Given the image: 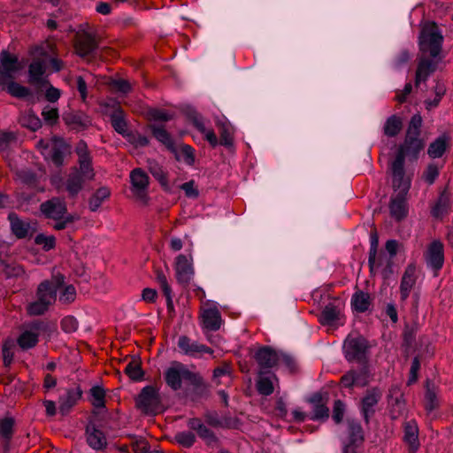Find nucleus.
Instances as JSON below:
<instances>
[{
	"label": "nucleus",
	"mask_w": 453,
	"mask_h": 453,
	"mask_svg": "<svg viewBox=\"0 0 453 453\" xmlns=\"http://www.w3.org/2000/svg\"><path fill=\"white\" fill-rule=\"evenodd\" d=\"M40 209L47 218L56 221L53 227L57 230L66 228L77 219L74 215L67 213L65 201L58 197L42 203Z\"/></svg>",
	"instance_id": "obj_1"
},
{
	"label": "nucleus",
	"mask_w": 453,
	"mask_h": 453,
	"mask_svg": "<svg viewBox=\"0 0 453 453\" xmlns=\"http://www.w3.org/2000/svg\"><path fill=\"white\" fill-rule=\"evenodd\" d=\"M422 125V118L418 114L411 117L404 143L399 148L397 155L403 153V163L404 157L409 156L417 158L418 153L424 149V142L419 138L420 127Z\"/></svg>",
	"instance_id": "obj_2"
},
{
	"label": "nucleus",
	"mask_w": 453,
	"mask_h": 453,
	"mask_svg": "<svg viewBox=\"0 0 453 453\" xmlns=\"http://www.w3.org/2000/svg\"><path fill=\"white\" fill-rule=\"evenodd\" d=\"M166 384L173 390H178L182 386V381H188L192 385L198 386L202 383L201 377L192 372L188 368L180 363L173 362L165 372Z\"/></svg>",
	"instance_id": "obj_3"
},
{
	"label": "nucleus",
	"mask_w": 453,
	"mask_h": 453,
	"mask_svg": "<svg viewBox=\"0 0 453 453\" xmlns=\"http://www.w3.org/2000/svg\"><path fill=\"white\" fill-rule=\"evenodd\" d=\"M443 36L434 23H426L422 27L419 35V47L422 51H428L436 58L441 49Z\"/></svg>",
	"instance_id": "obj_4"
},
{
	"label": "nucleus",
	"mask_w": 453,
	"mask_h": 453,
	"mask_svg": "<svg viewBox=\"0 0 453 453\" xmlns=\"http://www.w3.org/2000/svg\"><path fill=\"white\" fill-rule=\"evenodd\" d=\"M136 407L145 414H155L160 408V399L157 389L152 386L142 388L136 397Z\"/></svg>",
	"instance_id": "obj_5"
},
{
	"label": "nucleus",
	"mask_w": 453,
	"mask_h": 453,
	"mask_svg": "<svg viewBox=\"0 0 453 453\" xmlns=\"http://www.w3.org/2000/svg\"><path fill=\"white\" fill-rule=\"evenodd\" d=\"M37 147L46 160L51 161L56 165H62L66 149L63 140L53 138L49 142L40 141Z\"/></svg>",
	"instance_id": "obj_6"
},
{
	"label": "nucleus",
	"mask_w": 453,
	"mask_h": 453,
	"mask_svg": "<svg viewBox=\"0 0 453 453\" xmlns=\"http://www.w3.org/2000/svg\"><path fill=\"white\" fill-rule=\"evenodd\" d=\"M131 191L137 200L142 203L148 202V188L150 177L141 168H135L130 173Z\"/></svg>",
	"instance_id": "obj_7"
},
{
	"label": "nucleus",
	"mask_w": 453,
	"mask_h": 453,
	"mask_svg": "<svg viewBox=\"0 0 453 453\" xmlns=\"http://www.w3.org/2000/svg\"><path fill=\"white\" fill-rule=\"evenodd\" d=\"M22 68L23 65L15 55L2 51L0 54V87H4L8 81L12 80Z\"/></svg>",
	"instance_id": "obj_8"
},
{
	"label": "nucleus",
	"mask_w": 453,
	"mask_h": 453,
	"mask_svg": "<svg viewBox=\"0 0 453 453\" xmlns=\"http://www.w3.org/2000/svg\"><path fill=\"white\" fill-rule=\"evenodd\" d=\"M403 165L402 153L396 156L391 165L395 195L406 196L411 186L410 179L404 176Z\"/></svg>",
	"instance_id": "obj_9"
},
{
	"label": "nucleus",
	"mask_w": 453,
	"mask_h": 453,
	"mask_svg": "<svg viewBox=\"0 0 453 453\" xmlns=\"http://www.w3.org/2000/svg\"><path fill=\"white\" fill-rule=\"evenodd\" d=\"M64 283L62 276H56L51 280L42 282L37 288V297L50 306L56 300L57 291Z\"/></svg>",
	"instance_id": "obj_10"
},
{
	"label": "nucleus",
	"mask_w": 453,
	"mask_h": 453,
	"mask_svg": "<svg viewBox=\"0 0 453 453\" xmlns=\"http://www.w3.org/2000/svg\"><path fill=\"white\" fill-rule=\"evenodd\" d=\"M75 152L78 156L79 172L84 179L93 180L95 177L94 170L91 166V157L86 142L81 141L77 143Z\"/></svg>",
	"instance_id": "obj_11"
},
{
	"label": "nucleus",
	"mask_w": 453,
	"mask_h": 453,
	"mask_svg": "<svg viewBox=\"0 0 453 453\" xmlns=\"http://www.w3.org/2000/svg\"><path fill=\"white\" fill-rule=\"evenodd\" d=\"M174 267L177 280L183 285L188 284L194 275L192 257L180 254L175 259Z\"/></svg>",
	"instance_id": "obj_12"
},
{
	"label": "nucleus",
	"mask_w": 453,
	"mask_h": 453,
	"mask_svg": "<svg viewBox=\"0 0 453 453\" xmlns=\"http://www.w3.org/2000/svg\"><path fill=\"white\" fill-rule=\"evenodd\" d=\"M201 319L203 326L207 330L216 331L222 324L219 311L209 303H205L202 308Z\"/></svg>",
	"instance_id": "obj_13"
},
{
	"label": "nucleus",
	"mask_w": 453,
	"mask_h": 453,
	"mask_svg": "<svg viewBox=\"0 0 453 453\" xmlns=\"http://www.w3.org/2000/svg\"><path fill=\"white\" fill-rule=\"evenodd\" d=\"M367 348V342L362 336L349 337L344 343L346 357L349 360L360 358Z\"/></svg>",
	"instance_id": "obj_14"
},
{
	"label": "nucleus",
	"mask_w": 453,
	"mask_h": 453,
	"mask_svg": "<svg viewBox=\"0 0 453 453\" xmlns=\"http://www.w3.org/2000/svg\"><path fill=\"white\" fill-rule=\"evenodd\" d=\"M427 265L434 270L441 268L444 262L443 245L439 241H434L428 246L425 254Z\"/></svg>",
	"instance_id": "obj_15"
},
{
	"label": "nucleus",
	"mask_w": 453,
	"mask_h": 453,
	"mask_svg": "<svg viewBox=\"0 0 453 453\" xmlns=\"http://www.w3.org/2000/svg\"><path fill=\"white\" fill-rule=\"evenodd\" d=\"M97 48L96 37L88 32H82L77 35L75 42V51L81 57L85 58Z\"/></svg>",
	"instance_id": "obj_16"
},
{
	"label": "nucleus",
	"mask_w": 453,
	"mask_h": 453,
	"mask_svg": "<svg viewBox=\"0 0 453 453\" xmlns=\"http://www.w3.org/2000/svg\"><path fill=\"white\" fill-rule=\"evenodd\" d=\"M178 347L182 353L188 356L196 357L202 353H211L212 350L205 345L193 342L186 335H181L178 340Z\"/></svg>",
	"instance_id": "obj_17"
},
{
	"label": "nucleus",
	"mask_w": 453,
	"mask_h": 453,
	"mask_svg": "<svg viewBox=\"0 0 453 453\" xmlns=\"http://www.w3.org/2000/svg\"><path fill=\"white\" fill-rule=\"evenodd\" d=\"M254 357L261 369L272 368L280 362L279 353L269 347L259 349Z\"/></svg>",
	"instance_id": "obj_18"
},
{
	"label": "nucleus",
	"mask_w": 453,
	"mask_h": 453,
	"mask_svg": "<svg viewBox=\"0 0 453 453\" xmlns=\"http://www.w3.org/2000/svg\"><path fill=\"white\" fill-rule=\"evenodd\" d=\"M417 271L414 265H409L402 277L400 285L401 299L405 301L417 281Z\"/></svg>",
	"instance_id": "obj_19"
},
{
	"label": "nucleus",
	"mask_w": 453,
	"mask_h": 453,
	"mask_svg": "<svg viewBox=\"0 0 453 453\" xmlns=\"http://www.w3.org/2000/svg\"><path fill=\"white\" fill-rule=\"evenodd\" d=\"M86 440L89 447L95 450H103L107 446V439L104 434L93 424L87 426Z\"/></svg>",
	"instance_id": "obj_20"
},
{
	"label": "nucleus",
	"mask_w": 453,
	"mask_h": 453,
	"mask_svg": "<svg viewBox=\"0 0 453 453\" xmlns=\"http://www.w3.org/2000/svg\"><path fill=\"white\" fill-rule=\"evenodd\" d=\"M47 58L34 60L29 65V81L36 85H43L47 83L44 78L46 72Z\"/></svg>",
	"instance_id": "obj_21"
},
{
	"label": "nucleus",
	"mask_w": 453,
	"mask_h": 453,
	"mask_svg": "<svg viewBox=\"0 0 453 453\" xmlns=\"http://www.w3.org/2000/svg\"><path fill=\"white\" fill-rule=\"evenodd\" d=\"M9 220L12 231L18 238H25L31 235L35 231V225H31L29 222L21 220L14 213H11L9 215Z\"/></svg>",
	"instance_id": "obj_22"
},
{
	"label": "nucleus",
	"mask_w": 453,
	"mask_h": 453,
	"mask_svg": "<svg viewBox=\"0 0 453 453\" xmlns=\"http://www.w3.org/2000/svg\"><path fill=\"white\" fill-rule=\"evenodd\" d=\"M88 179H84L81 172L77 168H73V172L68 175L65 181V189L70 196H76L82 189L83 184Z\"/></svg>",
	"instance_id": "obj_23"
},
{
	"label": "nucleus",
	"mask_w": 453,
	"mask_h": 453,
	"mask_svg": "<svg viewBox=\"0 0 453 453\" xmlns=\"http://www.w3.org/2000/svg\"><path fill=\"white\" fill-rule=\"evenodd\" d=\"M364 441V434L362 426L359 423L355 421L348 422V440L344 446H349V449L358 447Z\"/></svg>",
	"instance_id": "obj_24"
},
{
	"label": "nucleus",
	"mask_w": 453,
	"mask_h": 453,
	"mask_svg": "<svg viewBox=\"0 0 453 453\" xmlns=\"http://www.w3.org/2000/svg\"><path fill=\"white\" fill-rule=\"evenodd\" d=\"M341 319L342 309L340 303H329L325 306L319 320L323 325L334 326Z\"/></svg>",
	"instance_id": "obj_25"
},
{
	"label": "nucleus",
	"mask_w": 453,
	"mask_h": 453,
	"mask_svg": "<svg viewBox=\"0 0 453 453\" xmlns=\"http://www.w3.org/2000/svg\"><path fill=\"white\" fill-rule=\"evenodd\" d=\"M391 217L396 220H401L406 217L408 209L405 196L394 195L389 204Z\"/></svg>",
	"instance_id": "obj_26"
},
{
	"label": "nucleus",
	"mask_w": 453,
	"mask_h": 453,
	"mask_svg": "<svg viewBox=\"0 0 453 453\" xmlns=\"http://www.w3.org/2000/svg\"><path fill=\"white\" fill-rule=\"evenodd\" d=\"M450 138L447 134H441L436 138L428 147L427 154L432 158L442 157L449 145Z\"/></svg>",
	"instance_id": "obj_27"
},
{
	"label": "nucleus",
	"mask_w": 453,
	"mask_h": 453,
	"mask_svg": "<svg viewBox=\"0 0 453 453\" xmlns=\"http://www.w3.org/2000/svg\"><path fill=\"white\" fill-rule=\"evenodd\" d=\"M81 392L77 389H69L66 393L59 398V411L62 415L69 412L72 407L80 399Z\"/></svg>",
	"instance_id": "obj_28"
},
{
	"label": "nucleus",
	"mask_w": 453,
	"mask_h": 453,
	"mask_svg": "<svg viewBox=\"0 0 453 453\" xmlns=\"http://www.w3.org/2000/svg\"><path fill=\"white\" fill-rule=\"evenodd\" d=\"M188 426L190 429L196 431L198 435L204 440L208 445H211L217 441L213 433L210 431L199 419H189Z\"/></svg>",
	"instance_id": "obj_29"
},
{
	"label": "nucleus",
	"mask_w": 453,
	"mask_h": 453,
	"mask_svg": "<svg viewBox=\"0 0 453 453\" xmlns=\"http://www.w3.org/2000/svg\"><path fill=\"white\" fill-rule=\"evenodd\" d=\"M309 402L313 405V414L311 416V419L319 420L326 419L329 416V410L325 405L322 400V396L319 394L313 395Z\"/></svg>",
	"instance_id": "obj_30"
},
{
	"label": "nucleus",
	"mask_w": 453,
	"mask_h": 453,
	"mask_svg": "<svg viewBox=\"0 0 453 453\" xmlns=\"http://www.w3.org/2000/svg\"><path fill=\"white\" fill-rule=\"evenodd\" d=\"M418 426L413 421L407 422L404 426V441L411 451H416L419 447L418 437Z\"/></svg>",
	"instance_id": "obj_31"
},
{
	"label": "nucleus",
	"mask_w": 453,
	"mask_h": 453,
	"mask_svg": "<svg viewBox=\"0 0 453 453\" xmlns=\"http://www.w3.org/2000/svg\"><path fill=\"white\" fill-rule=\"evenodd\" d=\"M381 393L377 388H372L367 391L366 395L362 400V410L365 414V418L368 419L370 413L373 412V407L378 403Z\"/></svg>",
	"instance_id": "obj_32"
},
{
	"label": "nucleus",
	"mask_w": 453,
	"mask_h": 453,
	"mask_svg": "<svg viewBox=\"0 0 453 453\" xmlns=\"http://www.w3.org/2000/svg\"><path fill=\"white\" fill-rule=\"evenodd\" d=\"M434 70L435 66L433 62L427 59H421L416 71L415 85L418 86L421 82L426 81Z\"/></svg>",
	"instance_id": "obj_33"
},
{
	"label": "nucleus",
	"mask_w": 453,
	"mask_h": 453,
	"mask_svg": "<svg viewBox=\"0 0 453 453\" xmlns=\"http://www.w3.org/2000/svg\"><path fill=\"white\" fill-rule=\"evenodd\" d=\"M439 406L438 388L437 387L427 381L425 392V407L427 411H432Z\"/></svg>",
	"instance_id": "obj_34"
},
{
	"label": "nucleus",
	"mask_w": 453,
	"mask_h": 453,
	"mask_svg": "<svg viewBox=\"0 0 453 453\" xmlns=\"http://www.w3.org/2000/svg\"><path fill=\"white\" fill-rule=\"evenodd\" d=\"M192 122L193 125L204 135L205 139L210 142L211 146L215 147L218 145L219 142L215 133L212 129L207 128L205 127L204 120L201 116H194Z\"/></svg>",
	"instance_id": "obj_35"
},
{
	"label": "nucleus",
	"mask_w": 453,
	"mask_h": 453,
	"mask_svg": "<svg viewBox=\"0 0 453 453\" xmlns=\"http://www.w3.org/2000/svg\"><path fill=\"white\" fill-rule=\"evenodd\" d=\"M63 119L66 125L75 129L83 128L89 124L88 118L81 113L66 112L63 115Z\"/></svg>",
	"instance_id": "obj_36"
},
{
	"label": "nucleus",
	"mask_w": 453,
	"mask_h": 453,
	"mask_svg": "<svg viewBox=\"0 0 453 453\" xmlns=\"http://www.w3.org/2000/svg\"><path fill=\"white\" fill-rule=\"evenodd\" d=\"M111 191L106 187L98 188L90 197L88 201V207L91 211H96L99 209L104 201L109 198Z\"/></svg>",
	"instance_id": "obj_37"
},
{
	"label": "nucleus",
	"mask_w": 453,
	"mask_h": 453,
	"mask_svg": "<svg viewBox=\"0 0 453 453\" xmlns=\"http://www.w3.org/2000/svg\"><path fill=\"white\" fill-rule=\"evenodd\" d=\"M220 133V144L226 147H232L234 143V128L227 121L217 123Z\"/></svg>",
	"instance_id": "obj_38"
},
{
	"label": "nucleus",
	"mask_w": 453,
	"mask_h": 453,
	"mask_svg": "<svg viewBox=\"0 0 453 453\" xmlns=\"http://www.w3.org/2000/svg\"><path fill=\"white\" fill-rule=\"evenodd\" d=\"M370 303V296L362 291L356 292L351 299L352 307L360 312L365 311L369 308Z\"/></svg>",
	"instance_id": "obj_39"
},
{
	"label": "nucleus",
	"mask_w": 453,
	"mask_h": 453,
	"mask_svg": "<svg viewBox=\"0 0 453 453\" xmlns=\"http://www.w3.org/2000/svg\"><path fill=\"white\" fill-rule=\"evenodd\" d=\"M342 384L346 388H350L354 385L365 386L367 383L366 378L361 373H357L350 371L342 377Z\"/></svg>",
	"instance_id": "obj_40"
},
{
	"label": "nucleus",
	"mask_w": 453,
	"mask_h": 453,
	"mask_svg": "<svg viewBox=\"0 0 453 453\" xmlns=\"http://www.w3.org/2000/svg\"><path fill=\"white\" fill-rule=\"evenodd\" d=\"M150 128L153 135L158 142H162L168 149H173V142L168 132L163 127L151 125Z\"/></svg>",
	"instance_id": "obj_41"
},
{
	"label": "nucleus",
	"mask_w": 453,
	"mask_h": 453,
	"mask_svg": "<svg viewBox=\"0 0 453 453\" xmlns=\"http://www.w3.org/2000/svg\"><path fill=\"white\" fill-rule=\"evenodd\" d=\"M402 129V120L399 117L392 115L384 125V134L387 136H395Z\"/></svg>",
	"instance_id": "obj_42"
},
{
	"label": "nucleus",
	"mask_w": 453,
	"mask_h": 453,
	"mask_svg": "<svg viewBox=\"0 0 453 453\" xmlns=\"http://www.w3.org/2000/svg\"><path fill=\"white\" fill-rule=\"evenodd\" d=\"M38 341L37 333L27 330L21 334V335L18 339V343L19 347L23 349H27L34 347Z\"/></svg>",
	"instance_id": "obj_43"
},
{
	"label": "nucleus",
	"mask_w": 453,
	"mask_h": 453,
	"mask_svg": "<svg viewBox=\"0 0 453 453\" xmlns=\"http://www.w3.org/2000/svg\"><path fill=\"white\" fill-rule=\"evenodd\" d=\"M19 121L23 127L32 131L37 130L42 125L41 119L33 112H26L20 117Z\"/></svg>",
	"instance_id": "obj_44"
},
{
	"label": "nucleus",
	"mask_w": 453,
	"mask_h": 453,
	"mask_svg": "<svg viewBox=\"0 0 453 453\" xmlns=\"http://www.w3.org/2000/svg\"><path fill=\"white\" fill-rule=\"evenodd\" d=\"M90 402L96 408L104 406L105 391L100 386H94L89 390Z\"/></svg>",
	"instance_id": "obj_45"
},
{
	"label": "nucleus",
	"mask_w": 453,
	"mask_h": 453,
	"mask_svg": "<svg viewBox=\"0 0 453 453\" xmlns=\"http://www.w3.org/2000/svg\"><path fill=\"white\" fill-rule=\"evenodd\" d=\"M3 88H6L9 94H11L12 96L15 97H26L29 95V90L24 86H21L20 84L12 81V80L8 81L7 83Z\"/></svg>",
	"instance_id": "obj_46"
},
{
	"label": "nucleus",
	"mask_w": 453,
	"mask_h": 453,
	"mask_svg": "<svg viewBox=\"0 0 453 453\" xmlns=\"http://www.w3.org/2000/svg\"><path fill=\"white\" fill-rule=\"evenodd\" d=\"M449 209V198L446 196H441L432 209V214L435 218H441Z\"/></svg>",
	"instance_id": "obj_47"
},
{
	"label": "nucleus",
	"mask_w": 453,
	"mask_h": 453,
	"mask_svg": "<svg viewBox=\"0 0 453 453\" xmlns=\"http://www.w3.org/2000/svg\"><path fill=\"white\" fill-rule=\"evenodd\" d=\"M111 124L118 133L124 134L127 131V123L123 117V111L120 109L116 110L111 114Z\"/></svg>",
	"instance_id": "obj_48"
},
{
	"label": "nucleus",
	"mask_w": 453,
	"mask_h": 453,
	"mask_svg": "<svg viewBox=\"0 0 453 453\" xmlns=\"http://www.w3.org/2000/svg\"><path fill=\"white\" fill-rule=\"evenodd\" d=\"M260 377L257 380V388L260 394L264 395H269L273 392V385L270 377L262 375V372H259Z\"/></svg>",
	"instance_id": "obj_49"
},
{
	"label": "nucleus",
	"mask_w": 453,
	"mask_h": 453,
	"mask_svg": "<svg viewBox=\"0 0 453 453\" xmlns=\"http://www.w3.org/2000/svg\"><path fill=\"white\" fill-rule=\"evenodd\" d=\"M149 170L150 173L161 183V185L165 186L167 184L166 174L162 168L155 161H149Z\"/></svg>",
	"instance_id": "obj_50"
},
{
	"label": "nucleus",
	"mask_w": 453,
	"mask_h": 453,
	"mask_svg": "<svg viewBox=\"0 0 453 453\" xmlns=\"http://www.w3.org/2000/svg\"><path fill=\"white\" fill-rule=\"evenodd\" d=\"M4 273L7 278H23L26 274L24 268L17 264L5 265Z\"/></svg>",
	"instance_id": "obj_51"
},
{
	"label": "nucleus",
	"mask_w": 453,
	"mask_h": 453,
	"mask_svg": "<svg viewBox=\"0 0 453 453\" xmlns=\"http://www.w3.org/2000/svg\"><path fill=\"white\" fill-rule=\"evenodd\" d=\"M126 373L134 380H140L143 372L139 363L135 360L130 362L125 368Z\"/></svg>",
	"instance_id": "obj_52"
},
{
	"label": "nucleus",
	"mask_w": 453,
	"mask_h": 453,
	"mask_svg": "<svg viewBox=\"0 0 453 453\" xmlns=\"http://www.w3.org/2000/svg\"><path fill=\"white\" fill-rule=\"evenodd\" d=\"M49 307L50 306L47 303H44V302L37 297L36 301L31 303L27 306V311L30 315H42L48 310Z\"/></svg>",
	"instance_id": "obj_53"
},
{
	"label": "nucleus",
	"mask_w": 453,
	"mask_h": 453,
	"mask_svg": "<svg viewBox=\"0 0 453 453\" xmlns=\"http://www.w3.org/2000/svg\"><path fill=\"white\" fill-rule=\"evenodd\" d=\"M14 419L12 418H5L0 420V434L4 439H10L12 434Z\"/></svg>",
	"instance_id": "obj_54"
},
{
	"label": "nucleus",
	"mask_w": 453,
	"mask_h": 453,
	"mask_svg": "<svg viewBox=\"0 0 453 453\" xmlns=\"http://www.w3.org/2000/svg\"><path fill=\"white\" fill-rule=\"evenodd\" d=\"M35 242L38 245H42L45 250H50L55 246V237L52 235L38 234Z\"/></svg>",
	"instance_id": "obj_55"
},
{
	"label": "nucleus",
	"mask_w": 453,
	"mask_h": 453,
	"mask_svg": "<svg viewBox=\"0 0 453 453\" xmlns=\"http://www.w3.org/2000/svg\"><path fill=\"white\" fill-rule=\"evenodd\" d=\"M175 440L184 447H191L196 441V437L190 432H181L175 435Z\"/></svg>",
	"instance_id": "obj_56"
},
{
	"label": "nucleus",
	"mask_w": 453,
	"mask_h": 453,
	"mask_svg": "<svg viewBox=\"0 0 453 453\" xmlns=\"http://www.w3.org/2000/svg\"><path fill=\"white\" fill-rule=\"evenodd\" d=\"M157 280L158 284L160 285L165 296H166L167 302L168 303L172 302V290L167 282V279H166L165 275L161 272H157Z\"/></svg>",
	"instance_id": "obj_57"
},
{
	"label": "nucleus",
	"mask_w": 453,
	"mask_h": 453,
	"mask_svg": "<svg viewBox=\"0 0 453 453\" xmlns=\"http://www.w3.org/2000/svg\"><path fill=\"white\" fill-rule=\"evenodd\" d=\"M76 298V290L73 285L66 286L59 296V301L63 303H70Z\"/></svg>",
	"instance_id": "obj_58"
},
{
	"label": "nucleus",
	"mask_w": 453,
	"mask_h": 453,
	"mask_svg": "<svg viewBox=\"0 0 453 453\" xmlns=\"http://www.w3.org/2000/svg\"><path fill=\"white\" fill-rule=\"evenodd\" d=\"M42 115L44 120L50 124H54L58 119V111L57 108L47 105L43 108Z\"/></svg>",
	"instance_id": "obj_59"
},
{
	"label": "nucleus",
	"mask_w": 453,
	"mask_h": 453,
	"mask_svg": "<svg viewBox=\"0 0 453 453\" xmlns=\"http://www.w3.org/2000/svg\"><path fill=\"white\" fill-rule=\"evenodd\" d=\"M439 174V170L437 166L434 164H431L427 166L426 171L424 172L423 178L426 182L428 184H433Z\"/></svg>",
	"instance_id": "obj_60"
},
{
	"label": "nucleus",
	"mask_w": 453,
	"mask_h": 453,
	"mask_svg": "<svg viewBox=\"0 0 453 453\" xmlns=\"http://www.w3.org/2000/svg\"><path fill=\"white\" fill-rule=\"evenodd\" d=\"M180 157L181 159L186 162L188 165H192L195 161L194 157V150L193 149L188 145H183L180 148Z\"/></svg>",
	"instance_id": "obj_61"
},
{
	"label": "nucleus",
	"mask_w": 453,
	"mask_h": 453,
	"mask_svg": "<svg viewBox=\"0 0 453 453\" xmlns=\"http://www.w3.org/2000/svg\"><path fill=\"white\" fill-rule=\"evenodd\" d=\"M150 119L153 120H159V121H167L171 119V115L163 111L158 109H152L149 112Z\"/></svg>",
	"instance_id": "obj_62"
},
{
	"label": "nucleus",
	"mask_w": 453,
	"mask_h": 453,
	"mask_svg": "<svg viewBox=\"0 0 453 453\" xmlns=\"http://www.w3.org/2000/svg\"><path fill=\"white\" fill-rule=\"evenodd\" d=\"M61 326L65 332L71 333L78 328V322L73 317H65L63 319Z\"/></svg>",
	"instance_id": "obj_63"
},
{
	"label": "nucleus",
	"mask_w": 453,
	"mask_h": 453,
	"mask_svg": "<svg viewBox=\"0 0 453 453\" xmlns=\"http://www.w3.org/2000/svg\"><path fill=\"white\" fill-rule=\"evenodd\" d=\"M344 410L345 406L341 401L338 400L334 403L333 418L336 423H340L342 420Z\"/></svg>",
	"instance_id": "obj_64"
}]
</instances>
